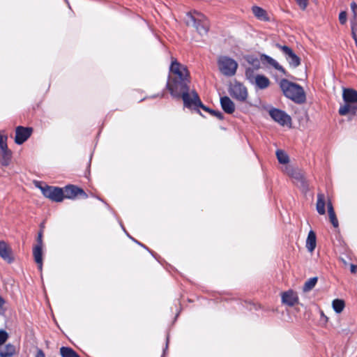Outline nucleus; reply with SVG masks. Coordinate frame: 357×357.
Segmentation results:
<instances>
[{"instance_id": "nucleus-22", "label": "nucleus", "mask_w": 357, "mask_h": 357, "mask_svg": "<svg viewBox=\"0 0 357 357\" xmlns=\"http://www.w3.org/2000/svg\"><path fill=\"white\" fill-rule=\"evenodd\" d=\"M327 208L330 221L333 226L336 228L339 225L338 220L337 219L333 204L330 200H328L327 202Z\"/></svg>"}, {"instance_id": "nucleus-27", "label": "nucleus", "mask_w": 357, "mask_h": 357, "mask_svg": "<svg viewBox=\"0 0 357 357\" xmlns=\"http://www.w3.org/2000/svg\"><path fill=\"white\" fill-rule=\"evenodd\" d=\"M317 282V277L311 278L309 280H307L303 285V291L307 292V291H310V290H312L316 285Z\"/></svg>"}, {"instance_id": "nucleus-31", "label": "nucleus", "mask_w": 357, "mask_h": 357, "mask_svg": "<svg viewBox=\"0 0 357 357\" xmlns=\"http://www.w3.org/2000/svg\"><path fill=\"white\" fill-rule=\"evenodd\" d=\"M8 337V333L3 330L0 331V347L3 344Z\"/></svg>"}, {"instance_id": "nucleus-12", "label": "nucleus", "mask_w": 357, "mask_h": 357, "mask_svg": "<svg viewBox=\"0 0 357 357\" xmlns=\"http://www.w3.org/2000/svg\"><path fill=\"white\" fill-rule=\"evenodd\" d=\"M33 129L29 127L17 126L15 129V142L22 144L26 142L32 133Z\"/></svg>"}, {"instance_id": "nucleus-5", "label": "nucleus", "mask_w": 357, "mask_h": 357, "mask_svg": "<svg viewBox=\"0 0 357 357\" xmlns=\"http://www.w3.org/2000/svg\"><path fill=\"white\" fill-rule=\"evenodd\" d=\"M245 77L249 82L257 89H265L271 84L269 79L264 75L256 74L255 70L248 68L245 70Z\"/></svg>"}, {"instance_id": "nucleus-3", "label": "nucleus", "mask_w": 357, "mask_h": 357, "mask_svg": "<svg viewBox=\"0 0 357 357\" xmlns=\"http://www.w3.org/2000/svg\"><path fill=\"white\" fill-rule=\"evenodd\" d=\"M344 104L339 108V114L342 116L349 115L350 119L356 115L357 91L353 89H344L342 93Z\"/></svg>"}, {"instance_id": "nucleus-1", "label": "nucleus", "mask_w": 357, "mask_h": 357, "mask_svg": "<svg viewBox=\"0 0 357 357\" xmlns=\"http://www.w3.org/2000/svg\"><path fill=\"white\" fill-rule=\"evenodd\" d=\"M169 75L167 83V88L174 98H182L185 107L188 108H202L212 116L220 120L223 119L221 112L213 110L205 106L201 101L197 93L192 91L189 93V84L190 82V73L187 67L181 64L176 60L172 61L169 68Z\"/></svg>"}, {"instance_id": "nucleus-7", "label": "nucleus", "mask_w": 357, "mask_h": 357, "mask_svg": "<svg viewBox=\"0 0 357 357\" xmlns=\"http://www.w3.org/2000/svg\"><path fill=\"white\" fill-rule=\"evenodd\" d=\"M38 187L43 195L50 199V200L56 202H62L64 199L63 189L59 187H54L50 185H36Z\"/></svg>"}, {"instance_id": "nucleus-11", "label": "nucleus", "mask_w": 357, "mask_h": 357, "mask_svg": "<svg viewBox=\"0 0 357 357\" xmlns=\"http://www.w3.org/2000/svg\"><path fill=\"white\" fill-rule=\"evenodd\" d=\"M269 114L275 121L281 126L291 124L290 116L282 110L273 108L269 110Z\"/></svg>"}, {"instance_id": "nucleus-8", "label": "nucleus", "mask_w": 357, "mask_h": 357, "mask_svg": "<svg viewBox=\"0 0 357 357\" xmlns=\"http://www.w3.org/2000/svg\"><path fill=\"white\" fill-rule=\"evenodd\" d=\"M285 172L287 175L294 178L297 181V184L303 190L306 191L308 189V185L304 177L303 172L297 168H294L291 165L285 167Z\"/></svg>"}, {"instance_id": "nucleus-21", "label": "nucleus", "mask_w": 357, "mask_h": 357, "mask_svg": "<svg viewBox=\"0 0 357 357\" xmlns=\"http://www.w3.org/2000/svg\"><path fill=\"white\" fill-rule=\"evenodd\" d=\"M316 239L315 233L312 230H310L306 240V248L310 252H312L316 248Z\"/></svg>"}, {"instance_id": "nucleus-26", "label": "nucleus", "mask_w": 357, "mask_h": 357, "mask_svg": "<svg viewBox=\"0 0 357 357\" xmlns=\"http://www.w3.org/2000/svg\"><path fill=\"white\" fill-rule=\"evenodd\" d=\"M60 354L62 357H79L73 349L66 347H61Z\"/></svg>"}, {"instance_id": "nucleus-32", "label": "nucleus", "mask_w": 357, "mask_h": 357, "mask_svg": "<svg viewBox=\"0 0 357 357\" xmlns=\"http://www.w3.org/2000/svg\"><path fill=\"white\" fill-rule=\"evenodd\" d=\"M6 139L7 137L6 136H3L0 133V150L8 148L7 144L6 142Z\"/></svg>"}, {"instance_id": "nucleus-2", "label": "nucleus", "mask_w": 357, "mask_h": 357, "mask_svg": "<svg viewBox=\"0 0 357 357\" xmlns=\"http://www.w3.org/2000/svg\"><path fill=\"white\" fill-rule=\"evenodd\" d=\"M280 86L284 95L298 104L304 103L306 100L305 91L299 84L293 83L286 79H282Z\"/></svg>"}, {"instance_id": "nucleus-38", "label": "nucleus", "mask_w": 357, "mask_h": 357, "mask_svg": "<svg viewBox=\"0 0 357 357\" xmlns=\"http://www.w3.org/2000/svg\"><path fill=\"white\" fill-rule=\"evenodd\" d=\"M321 317H323L326 321H328V317L324 314L323 311H321Z\"/></svg>"}, {"instance_id": "nucleus-30", "label": "nucleus", "mask_w": 357, "mask_h": 357, "mask_svg": "<svg viewBox=\"0 0 357 357\" xmlns=\"http://www.w3.org/2000/svg\"><path fill=\"white\" fill-rule=\"evenodd\" d=\"M295 1L302 10L307 8L309 3V0H295Z\"/></svg>"}, {"instance_id": "nucleus-4", "label": "nucleus", "mask_w": 357, "mask_h": 357, "mask_svg": "<svg viewBox=\"0 0 357 357\" xmlns=\"http://www.w3.org/2000/svg\"><path fill=\"white\" fill-rule=\"evenodd\" d=\"M185 23L188 26L195 27L201 35H206L209 29V22L207 18L199 12L189 13L186 15Z\"/></svg>"}, {"instance_id": "nucleus-19", "label": "nucleus", "mask_w": 357, "mask_h": 357, "mask_svg": "<svg viewBox=\"0 0 357 357\" xmlns=\"http://www.w3.org/2000/svg\"><path fill=\"white\" fill-rule=\"evenodd\" d=\"M33 256L40 271L43 268V246L35 245L33 248Z\"/></svg>"}, {"instance_id": "nucleus-10", "label": "nucleus", "mask_w": 357, "mask_h": 357, "mask_svg": "<svg viewBox=\"0 0 357 357\" xmlns=\"http://www.w3.org/2000/svg\"><path fill=\"white\" fill-rule=\"evenodd\" d=\"M276 47L283 52L291 67L296 68L301 64V59L289 47L280 44H276Z\"/></svg>"}, {"instance_id": "nucleus-23", "label": "nucleus", "mask_w": 357, "mask_h": 357, "mask_svg": "<svg viewBox=\"0 0 357 357\" xmlns=\"http://www.w3.org/2000/svg\"><path fill=\"white\" fill-rule=\"evenodd\" d=\"M316 208L319 214L324 215L326 213L325 210V197L322 193L317 195V201L316 204Z\"/></svg>"}, {"instance_id": "nucleus-35", "label": "nucleus", "mask_w": 357, "mask_h": 357, "mask_svg": "<svg viewBox=\"0 0 357 357\" xmlns=\"http://www.w3.org/2000/svg\"><path fill=\"white\" fill-rule=\"evenodd\" d=\"M43 233L42 231H40L38 235L37 238V244L36 245H40L43 246Z\"/></svg>"}, {"instance_id": "nucleus-6", "label": "nucleus", "mask_w": 357, "mask_h": 357, "mask_svg": "<svg viewBox=\"0 0 357 357\" xmlns=\"http://www.w3.org/2000/svg\"><path fill=\"white\" fill-rule=\"evenodd\" d=\"M220 71L225 76L231 77L235 75L238 63L235 60L228 56H220L218 61Z\"/></svg>"}, {"instance_id": "nucleus-37", "label": "nucleus", "mask_w": 357, "mask_h": 357, "mask_svg": "<svg viewBox=\"0 0 357 357\" xmlns=\"http://www.w3.org/2000/svg\"><path fill=\"white\" fill-rule=\"evenodd\" d=\"M350 271L352 273H356L357 271V266L354 264H351Z\"/></svg>"}, {"instance_id": "nucleus-14", "label": "nucleus", "mask_w": 357, "mask_h": 357, "mask_svg": "<svg viewBox=\"0 0 357 357\" xmlns=\"http://www.w3.org/2000/svg\"><path fill=\"white\" fill-rule=\"evenodd\" d=\"M282 302L289 306H294L298 302L297 294L292 290L283 292L282 294Z\"/></svg>"}, {"instance_id": "nucleus-25", "label": "nucleus", "mask_w": 357, "mask_h": 357, "mask_svg": "<svg viewBox=\"0 0 357 357\" xmlns=\"http://www.w3.org/2000/svg\"><path fill=\"white\" fill-rule=\"evenodd\" d=\"M332 307L336 313L340 314L344 310L345 307V303L342 299H334L332 301Z\"/></svg>"}, {"instance_id": "nucleus-13", "label": "nucleus", "mask_w": 357, "mask_h": 357, "mask_svg": "<svg viewBox=\"0 0 357 357\" xmlns=\"http://www.w3.org/2000/svg\"><path fill=\"white\" fill-rule=\"evenodd\" d=\"M64 198L66 199H74L78 195H82L83 197L86 198L87 195L86 192L82 189L73 185H66L64 189H63Z\"/></svg>"}, {"instance_id": "nucleus-34", "label": "nucleus", "mask_w": 357, "mask_h": 357, "mask_svg": "<svg viewBox=\"0 0 357 357\" xmlns=\"http://www.w3.org/2000/svg\"><path fill=\"white\" fill-rule=\"evenodd\" d=\"M351 9L353 13L354 17L356 18L357 17V4L354 1H353L351 3Z\"/></svg>"}, {"instance_id": "nucleus-33", "label": "nucleus", "mask_w": 357, "mask_h": 357, "mask_svg": "<svg viewBox=\"0 0 357 357\" xmlns=\"http://www.w3.org/2000/svg\"><path fill=\"white\" fill-rule=\"evenodd\" d=\"M347 12L346 11H342L340 12L339 15V21L340 23L342 24H344L347 22Z\"/></svg>"}, {"instance_id": "nucleus-36", "label": "nucleus", "mask_w": 357, "mask_h": 357, "mask_svg": "<svg viewBox=\"0 0 357 357\" xmlns=\"http://www.w3.org/2000/svg\"><path fill=\"white\" fill-rule=\"evenodd\" d=\"M36 357H45V354L42 349H38Z\"/></svg>"}, {"instance_id": "nucleus-15", "label": "nucleus", "mask_w": 357, "mask_h": 357, "mask_svg": "<svg viewBox=\"0 0 357 357\" xmlns=\"http://www.w3.org/2000/svg\"><path fill=\"white\" fill-rule=\"evenodd\" d=\"M0 257L8 263L13 261L12 250L3 241H0Z\"/></svg>"}, {"instance_id": "nucleus-9", "label": "nucleus", "mask_w": 357, "mask_h": 357, "mask_svg": "<svg viewBox=\"0 0 357 357\" xmlns=\"http://www.w3.org/2000/svg\"><path fill=\"white\" fill-rule=\"evenodd\" d=\"M229 94L240 102L246 100L248 93L247 88L241 83L236 82L230 86Z\"/></svg>"}, {"instance_id": "nucleus-16", "label": "nucleus", "mask_w": 357, "mask_h": 357, "mask_svg": "<svg viewBox=\"0 0 357 357\" xmlns=\"http://www.w3.org/2000/svg\"><path fill=\"white\" fill-rule=\"evenodd\" d=\"M260 59L263 63H266L269 65L270 66L273 67V68L279 70L283 74H286V71L284 68L280 66L278 62L273 59L272 57L266 55V54H261Z\"/></svg>"}, {"instance_id": "nucleus-18", "label": "nucleus", "mask_w": 357, "mask_h": 357, "mask_svg": "<svg viewBox=\"0 0 357 357\" xmlns=\"http://www.w3.org/2000/svg\"><path fill=\"white\" fill-rule=\"evenodd\" d=\"M252 13L254 14V15L259 20L264 21V22L270 21V17L268 16V14L262 8L257 6H254L252 8Z\"/></svg>"}, {"instance_id": "nucleus-24", "label": "nucleus", "mask_w": 357, "mask_h": 357, "mask_svg": "<svg viewBox=\"0 0 357 357\" xmlns=\"http://www.w3.org/2000/svg\"><path fill=\"white\" fill-rule=\"evenodd\" d=\"M15 353V347L11 344H7L3 349H0L1 357H11Z\"/></svg>"}, {"instance_id": "nucleus-20", "label": "nucleus", "mask_w": 357, "mask_h": 357, "mask_svg": "<svg viewBox=\"0 0 357 357\" xmlns=\"http://www.w3.org/2000/svg\"><path fill=\"white\" fill-rule=\"evenodd\" d=\"M12 157V152L8 149L0 150V164L3 166H8Z\"/></svg>"}, {"instance_id": "nucleus-39", "label": "nucleus", "mask_w": 357, "mask_h": 357, "mask_svg": "<svg viewBox=\"0 0 357 357\" xmlns=\"http://www.w3.org/2000/svg\"><path fill=\"white\" fill-rule=\"evenodd\" d=\"M4 303H5V301L3 300V298H1L0 296V307H2V305L4 304Z\"/></svg>"}, {"instance_id": "nucleus-17", "label": "nucleus", "mask_w": 357, "mask_h": 357, "mask_svg": "<svg viewBox=\"0 0 357 357\" xmlns=\"http://www.w3.org/2000/svg\"><path fill=\"white\" fill-rule=\"evenodd\" d=\"M220 105L223 111L227 114H231L235 111V105L228 96L220 98Z\"/></svg>"}, {"instance_id": "nucleus-29", "label": "nucleus", "mask_w": 357, "mask_h": 357, "mask_svg": "<svg viewBox=\"0 0 357 357\" xmlns=\"http://www.w3.org/2000/svg\"><path fill=\"white\" fill-rule=\"evenodd\" d=\"M247 61L252 66V68L254 69L255 71L260 68V61L257 58L250 56L247 59Z\"/></svg>"}, {"instance_id": "nucleus-28", "label": "nucleus", "mask_w": 357, "mask_h": 357, "mask_svg": "<svg viewBox=\"0 0 357 357\" xmlns=\"http://www.w3.org/2000/svg\"><path fill=\"white\" fill-rule=\"evenodd\" d=\"M276 156L278 162L280 164H287L289 162V157L284 151L282 150H278L276 151Z\"/></svg>"}]
</instances>
